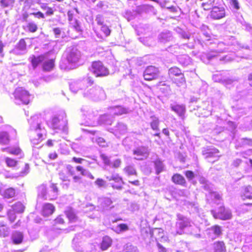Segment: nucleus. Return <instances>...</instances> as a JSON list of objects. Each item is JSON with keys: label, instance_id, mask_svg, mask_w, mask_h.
<instances>
[{"label": "nucleus", "instance_id": "nucleus-1", "mask_svg": "<svg viewBox=\"0 0 252 252\" xmlns=\"http://www.w3.org/2000/svg\"><path fill=\"white\" fill-rule=\"evenodd\" d=\"M175 224L176 234H190L196 238H200L199 228L193 225L192 221L188 217L181 214H177Z\"/></svg>", "mask_w": 252, "mask_h": 252}, {"label": "nucleus", "instance_id": "nucleus-2", "mask_svg": "<svg viewBox=\"0 0 252 252\" xmlns=\"http://www.w3.org/2000/svg\"><path fill=\"white\" fill-rule=\"evenodd\" d=\"M51 126L54 129L59 130L65 134H67V120L65 113L62 111L54 116L51 122Z\"/></svg>", "mask_w": 252, "mask_h": 252}, {"label": "nucleus", "instance_id": "nucleus-3", "mask_svg": "<svg viewBox=\"0 0 252 252\" xmlns=\"http://www.w3.org/2000/svg\"><path fill=\"white\" fill-rule=\"evenodd\" d=\"M42 118L38 115H34L28 120L30 125V131L34 132L38 139L42 138L46 133V129L42 123Z\"/></svg>", "mask_w": 252, "mask_h": 252}, {"label": "nucleus", "instance_id": "nucleus-4", "mask_svg": "<svg viewBox=\"0 0 252 252\" xmlns=\"http://www.w3.org/2000/svg\"><path fill=\"white\" fill-rule=\"evenodd\" d=\"M83 95L84 97L89 98L94 101L104 100L106 97L103 89L98 86H95L87 90H85Z\"/></svg>", "mask_w": 252, "mask_h": 252}, {"label": "nucleus", "instance_id": "nucleus-5", "mask_svg": "<svg viewBox=\"0 0 252 252\" xmlns=\"http://www.w3.org/2000/svg\"><path fill=\"white\" fill-rule=\"evenodd\" d=\"M65 56L68 64H75L81 60L82 54L76 47L72 46L66 49Z\"/></svg>", "mask_w": 252, "mask_h": 252}, {"label": "nucleus", "instance_id": "nucleus-6", "mask_svg": "<svg viewBox=\"0 0 252 252\" xmlns=\"http://www.w3.org/2000/svg\"><path fill=\"white\" fill-rule=\"evenodd\" d=\"M13 95L15 98V102L18 105L28 104L31 100V95L22 88H17L14 92Z\"/></svg>", "mask_w": 252, "mask_h": 252}, {"label": "nucleus", "instance_id": "nucleus-7", "mask_svg": "<svg viewBox=\"0 0 252 252\" xmlns=\"http://www.w3.org/2000/svg\"><path fill=\"white\" fill-rule=\"evenodd\" d=\"M202 154L205 159L211 163L218 160L220 157V151L213 146H207L202 149Z\"/></svg>", "mask_w": 252, "mask_h": 252}, {"label": "nucleus", "instance_id": "nucleus-8", "mask_svg": "<svg viewBox=\"0 0 252 252\" xmlns=\"http://www.w3.org/2000/svg\"><path fill=\"white\" fill-rule=\"evenodd\" d=\"M168 74L170 76H177L179 77V78H176L174 80V82L179 87H180L186 83V80L184 75L182 73L181 70L176 67L173 66L171 67L168 70Z\"/></svg>", "mask_w": 252, "mask_h": 252}, {"label": "nucleus", "instance_id": "nucleus-9", "mask_svg": "<svg viewBox=\"0 0 252 252\" xmlns=\"http://www.w3.org/2000/svg\"><path fill=\"white\" fill-rule=\"evenodd\" d=\"M92 67L93 72L96 77L106 76L109 74L108 69L100 61L93 62Z\"/></svg>", "mask_w": 252, "mask_h": 252}, {"label": "nucleus", "instance_id": "nucleus-10", "mask_svg": "<svg viewBox=\"0 0 252 252\" xmlns=\"http://www.w3.org/2000/svg\"><path fill=\"white\" fill-rule=\"evenodd\" d=\"M159 71L158 68L154 66H149L145 70L143 74L145 80L150 81L158 77Z\"/></svg>", "mask_w": 252, "mask_h": 252}, {"label": "nucleus", "instance_id": "nucleus-11", "mask_svg": "<svg viewBox=\"0 0 252 252\" xmlns=\"http://www.w3.org/2000/svg\"><path fill=\"white\" fill-rule=\"evenodd\" d=\"M27 52V44L24 39H21L10 51L15 55H23Z\"/></svg>", "mask_w": 252, "mask_h": 252}, {"label": "nucleus", "instance_id": "nucleus-12", "mask_svg": "<svg viewBox=\"0 0 252 252\" xmlns=\"http://www.w3.org/2000/svg\"><path fill=\"white\" fill-rule=\"evenodd\" d=\"M210 17L214 20L223 18L225 16V10L223 6H214L210 14Z\"/></svg>", "mask_w": 252, "mask_h": 252}, {"label": "nucleus", "instance_id": "nucleus-13", "mask_svg": "<svg viewBox=\"0 0 252 252\" xmlns=\"http://www.w3.org/2000/svg\"><path fill=\"white\" fill-rule=\"evenodd\" d=\"M213 215L215 218L223 220L230 219L232 217L231 211L228 208H225L224 207H220L218 212L214 213Z\"/></svg>", "mask_w": 252, "mask_h": 252}, {"label": "nucleus", "instance_id": "nucleus-14", "mask_svg": "<svg viewBox=\"0 0 252 252\" xmlns=\"http://www.w3.org/2000/svg\"><path fill=\"white\" fill-rule=\"evenodd\" d=\"M174 38L172 32L168 30L163 31L158 37V41L163 44L172 41Z\"/></svg>", "mask_w": 252, "mask_h": 252}, {"label": "nucleus", "instance_id": "nucleus-15", "mask_svg": "<svg viewBox=\"0 0 252 252\" xmlns=\"http://www.w3.org/2000/svg\"><path fill=\"white\" fill-rule=\"evenodd\" d=\"M170 108L172 111L176 113L182 120L185 118L186 107L185 104H171Z\"/></svg>", "mask_w": 252, "mask_h": 252}, {"label": "nucleus", "instance_id": "nucleus-16", "mask_svg": "<svg viewBox=\"0 0 252 252\" xmlns=\"http://www.w3.org/2000/svg\"><path fill=\"white\" fill-rule=\"evenodd\" d=\"M86 87L85 85V82L82 80H77L71 82L69 84V88L70 91L74 93H77L78 91H81L83 93V91Z\"/></svg>", "mask_w": 252, "mask_h": 252}, {"label": "nucleus", "instance_id": "nucleus-17", "mask_svg": "<svg viewBox=\"0 0 252 252\" xmlns=\"http://www.w3.org/2000/svg\"><path fill=\"white\" fill-rule=\"evenodd\" d=\"M127 126L122 123L119 122L114 127L110 129L109 131L115 134L117 137L125 134L126 132Z\"/></svg>", "mask_w": 252, "mask_h": 252}, {"label": "nucleus", "instance_id": "nucleus-18", "mask_svg": "<svg viewBox=\"0 0 252 252\" xmlns=\"http://www.w3.org/2000/svg\"><path fill=\"white\" fill-rule=\"evenodd\" d=\"M133 154L137 157L135 158L137 160H143L149 155L148 148L145 146H141L133 150Z\"/></svg>", "mask_w": 252, "mask_h": 252}, {"label": "nucleus", "instance_id": "nucleus-19", "mask_svg": "<svg viewBox=\"0 0 252 252\" xmlns=\"http://www.w3.org/2000/svg\"><path fill=\"white\" fill-rule=\"evenodd\" d=\"M99 202L100 207L103 211L109 210L114 208V206L112 205L113 202L109 197H105L99 198Z\"/></svg>", "mask_w": 252, "mask_h": 252}, {"label": "nucleus", "instance_id": "nucleus-20", "mask_svg": "<svg viewBox=\"0 0 252 252\" xmlns=\"http://www.w3.org/2000/svg\"><path fill=\"white\" fill-rule=\"evenodd\" d=\"M11 239L15 245L22 244L24 240L23 233L17 230L13 231L11 234Z\"/></svg>", "mask_w": 252, "mask_h": 252}, {"label": "nucleus", "instance_id": "nucleus-21", "mask_svg": "<svg viewBox=\"0 0 252 252\" xmlns=\"http://www.w3.org/2000/svg\"><path fill=\"white\" fill-rule=\"evenodd\" d=\"M9 133L16 134V131L14 129H11L9 132L7 131L0 132V144L2 145H7L10 142Z\"/></svg>", "mask_w": 252, "mask_h": 252}, {"label": "nucleus", "instance_id": "nucleus-22", "mask_svg": "<svg viewBox=\"0 0 252 252\" xmlns=\"http://www.w3.org/2000/svg\"><path fill=\"white\" fill-rule=\"evenodd\" d=\"M114 121V117L110 113L109 114H105L100 116L98 122L100 125H111Z\"/></svg>", "mask_w": 252, "mask_h": 252}, {"label": "nucleus", "instance_id": "nucleus-23", "mask_svg": "<svg viewBox=\"0 0 252 252\" xmlns=\"http://www.w3.org/2000/svg\"><path fill=\"white\" fill-rule=\"evenodd\" d=\"M171 180L175 184L180 185L184 187H187V184L185 178L180 174H174L172 177Z\"/></svg>", "mask_w": 252, "mask_h": 252}, {"label": "nucleus", "instance_id": "nucleus-24", "mask_svg": "<svg viewBox=\"0 0 252 252\" xmlns=\"http://www.w3.org/2000/svg\"><path fill=\"white\" fill-rule=\"evenodd\" d=\"M198 181L201 185V188L210 194L213 191V185L202 176L199 177Z\"/></svg>", "mask_w": 252, "mask_h": 252}, {"label": "nucleus", "instance_id": "nucleus-25", "mask_svg": "<svg viewBox=\"0 0 252 252\" xmlns=\"http://www.w3.org/2000/svg\"><path fill=\"white\" fill-rule=\"evenodd\" d=\"M128 112V109L121 106H115L110 108V113L114 116L121 115Z\"/></svg>", "mask_w": 252, "mask_h": 252}, {"label": "nucleus", "instance_id": "nucleus-26", "mask_svg": "<svg viewBox=\"0 0 252 252\" xmlns=\"http://www.w3.org/2000/svg\"><path fill=\"white\" fill-rule=\"evenodd\" d=\"M30 59L33 68L35 69L38 64H39L42 62L44 61L45 60V57L44 55H42L37 57L33 55L30 58Z\"/></svg>", "mask_w": 252, "mask_h": 252}, {"label": "nucleus", "instance_id": "nucleus-27", "mask_svg": "<svg viewBox=\"0 0 252 252\" xmlns=\"http://www.w3.org/2000/svg\"><path fill=\"white\" fill-rule=\"evenodd\" d=\"M213 252H226V246L223 241H217L214 243Z\"/></svg>", "mask_w": 252, "mask_h": 252}, {"label": "nucleus", "instance_id": "nucleus-28", "mask_svg": "<svg viewBox=\"0 0 252 252\" xmlns=\"http://www.w3.org/2000/svg\"><path fill=\"white\" fill-rule=\"evenodd\" d=\"M55 211L54 206L50 203L45 204L42 208V214L44 216H49L53 213Z\"/></svg>", "mask_w": 252, "mask_h": 252}, {"label": "nucleus", "instance_id": "nucleus-29", "mask_svg": "<svg viewBox=\"0 0 252 252\" xmlns=\"http://www.w3.org/2000/svg\"><path fill=\"white\" fill-rule=\"evenodd\" d=\"M242 197L243 199H252V187L251 186H248L244 188L243 191V195ZM247 205H252V203L246 204Z\"/></svg>", "mask_w": 252, "mask_h": 252}, {"label": "nucleus", "instance_id": "nucleus-30", "mask_svg": "<svg viewBox=\"0 0 252 252\" xmlns=\"http://www.w3.org/2000/svg\"><path fill=\"white\" fill-rule=\"evenodd\" d=\"M125 173L128 176H137V172L134 165L126 166L123 169Z\"/></svg>", "mask_w": 252, "mask_h": 252}, {"label": "nucleus", "instance_id": "nucleus-31", "mask_svg": "<svg viewBox=\"0 0 252 252\" xmlns=\"http://www.w3.org/2000/svg\"><path fill=\"white\" fill-rule=\"evenodd\" d=\"M6 151L9 154L16 156H19V158H22L24 155L21 149L18 147L8 148L6 149Z\"/></svg>", "mask_w": 252, "mask_h": 252}, {"label": "nucleus", "instance_id": "nucleus-32", "mask_svg": "<svg viewBox=\"0 0 252 252\" xmlns=\"http://www.w3.org/2000/svg\"><path fill=\"white\" fill-rule=\"evenodd\" d=\"M150 126L151 128L155 131H159V121L158 118L155 115H152L150 117Z\"/></svg>", "mask_w": 252, "mask_h": 252}, {"label": "nucleus", "instance_id": "nucleus-33", "mask_svg": "<svg viewBox=\"0 0 252 252\" xmlns=\"http://www.w3.org/2000/svg\"><path fill=\"white\" fill-rule=\"evenodd\" d=\"M42 65L43 69L44 71H50L54 68L55 63L53 59H50L47 61H43Z\"/></svg>", "mask_w": 252, "mask_h": 252}, {"label": "nucleus", "instance_id": "nucleus-34", "mask_svg": "<svg viewBox=\"0 0 252 252\" xmlns=\"http://www.w3.org/2000/svg\"><path fill=\"white\" fill-rule=\"evenodd\" d=\"M154 163L156 174L158 175L163 171L164 165L162 161L159 159H156Z\"/></svg>", "mask_w": 252, "mask_h": 252}, {"label": "nucleus", "instance_id": "nucleus-35", "mask_svg": "<svg viewBox=\"0 0 252 252\" xmlns=\"http://www.w3.org/2000/svg\"><path fill=\"white\" fill-rule=\"evenodd\" d=\"M112 244V240L108 236H105L103 238L101 243V249L103 251L107 250L110 247Z\"/></svg>", "mask_w": 252, "mask_h": 252}, {"label": "nucleus", "instance_id": "nucleus-36", "mask_svg": "<svg viewBox=\"0 0 252 252\" xmlns=\"http://www.w3.org/2000/svg\"><path fill=\"white\" fill-rule=\"evenodd\" d=\"M174 31L182 38H183L184 39H189L190 34L189 32L183 30L182 29H181L178 27L175 28L174 29Z\"/></svg>", "mask_w": 252, "mask_h": 252}, {"label": "nucleus", "instance_id": "nucleus-37", "mask_svg": "<svg viewBox=\"0 0 252 252\" xmlns=\"http://www.w3.org/2000/svg\"><path fill=\"white\" fill-rule=\"evenodd\" d=\"M47 188L44 185H42L38 188V197L46 199Z\"/></svg>", "mask_w": 252, "mask_h": 252}, {"label": "nucleus", "instance_id": "nucleus-38", "mask_svg": "<svg viewBox=\"0 0 252 252\" xmlns=\"http://www.w3.org/2000/svg\"><path fill=\"white\" fill-rule=\"evenodd\" d=\"M12 210L16 213H22L25 210V206L20 202H17L12 206Z\"/></svg>", "mask_w": 252, "mask_h": 252}, {"label": "nucleus", "instance_id": "nucleus-39", "mask_svg": "<svg viewBox=\"0 0 252 252\" xmlns=\"http://www.w3.org/2000/svg\"><path fill=\"white\" fill-rule=\"evenodd\" d=\"M209 233H213L215 237H219L221 235L222 232L221 227L219 225H214L208 229Z\"/></svg>", "mask_w": 252, "mask_h": 252}, {"label": "nucleus", "instance_id": "nucleus-40", "mask_svg": "<svg viewBox=\"0 0 252 252\" xmlns=\"http://www.w3.org/2000/svg\"><path fill=\"white\" fill-rule=\"evenodd\" d=\"M65 214L69 220L71 222H75L77 219L74 211L72 209H69L66 210Z\"/></svg>", "mask_w": 252, "mask_h": 252}, {"label": "nucleus", "instance_id": "nucleus-41", "mask_svg": "<svg viewBox=\"0 0 252 252\" xmlns=\"http://www.w3.org/2000/svg\"><path fill=\"white\" fill-rule=\"evenodd\" d=\"M8 228L3 221H0V236L5 237L9 234Z\"/></svg>", "mask_w": 252, "mask_h": 252}, {"label": "nucleus", "instance_id": "nucleus-42", "mask_svg": "<svg viewBox=\"0 0 252 252\" xmlns=\"http://www.w3.org/2000/svg\"><path fill=\"white\" fill-rule=\"evenodd\" d=\"M224 52V50L222 49L211 51L206 54V58L208 60H211L214 58L217 57L218 56V54L223 53Z\"/></svg>", "mask_w": 252, "mask_h": 252}, {"label": "nucleus", "instance_id": "nucleus-43", "mask_svg": "<svg viewBox=\"0 0 252 252\" xmlns=\"http://www.w3.org/2000/svg\"><path fill=\"white\" fill-rule=\"evenodd\" d=\"M39 4L40 5L41 8L42 10L46 11V14L47 15L51 16L54 14V10L52 8L48 7L47 3L40 2Z\"/></svg>", "mask_w": 252, "mask_h": 252}, {"label": "nucleus", "instance_id": "nucleus-44", "mask_svg": "<svg viewBox=\"0 0 252 252\" xmlns=\"http://www.w3.org/2000/svg\"><path fill=\"white\" fill-rule=\"evenodd\" d=\"M106 179L109 181L113 180L116 183L124 184L122 178L118 174H113L110 176H107Z\"/></svg>", "mask_w": 252, "mask_h": 252}, {"label": "nucleus", "instance_id": "nucleus-45", "mask_svg": "<svg viewBox=\"0 0 252 252\" xmlns=\"http://www.w3.org/2000/svg\"><path fill=\"white\" fill-rule=\"evenodd\" d=\"M27 30L31 32H35L38 29L37 24L33 22H28L26 26Z\"/></svg>", "mask_w": 252, "mask_h": 252}, {"label": "nucleus", "instance_id": "nucleus-46", "mask_svg": "<svg viewBox=\"0 0 252 252\" xmlns=\"http://www.w3.org/2000/svg\"><path fill=\"white\" fill-rule=\"evenodd\" d=\"M204 1L201 4L202 7L205 10L210 9L215 2V0H203Z\"/></svg>", "mask_w": 252, "mask_h": 252}, {"label": "nucleus", "instance_id": "nucleus-47", "mask_svg": "<svg viewBox=\"0 0 252 252\" xmlns=\"http://www.w3.org/2000/svg\"><path fill=\"white\" fill-rule=\"evenodd\" d=\"M15 195V190L12 188H9L5 190L3 196L5 198H10Z\"/></svg>", "mask_w": 252, "mask_h": 252}, {"label": "nucleus", "instance_id": "nucleus-48", "mask_svg": "<svg viewBox=\"0 0 252 252\" xmlns=\"http://www.w3.org/2000/svg\"><path fill=\"white\" fill-rule=\"evenodd\" d=\"M124 252H138L137 247L130 244H126L124 248Z\"/></svg>", "mask_w": 252, "mask_h": 252}, {"label": "nucleus", "instance_id": "nucleus-49", "mask_svg": "<svg viewBox=\"0 0 252 252\" xmlns=\"http://www.w3.org/2000/svg\"><path fill=\"white\" fill-rule=\"evenodd\" d=\"M1 6L3 7L12 8L14 3V0H0Z\"/></svg>", "mask_w": 252, "mask_h": 252}, {"label": "nucleus", "instance_id": "nucleus-50", "mask_svg": "<svg viewBox=\"0 0 252 252\" xmlns=\"http://www.w3.org/2000/svg\"><path fill=\"white\" fill-rule=\"evenodd\" d=\"M200 30L202 32L203 35H205L206 37H211L209 29L207 26L202 24L200 27Z\"/></svg>", "mask_w": 252, "mask_h": 252}, {"label": "nucleus", "instance_id": "nucleus-51", "mask_svg": "<svg viewBox=\"0 0 252 252\" xmlns=\"http://www.w3.org/2000/svg\"><path fill=\"white\" fill-rule=\"evenodd\" d=\"M40 0H26L24 2L25 8H30L31 6L34 4L40 3Z\"/></svg>", "mask_w": 252, "mask_h": 252}, {"label": "nucleus", "instance_id": "nucleus-52", "mask_svg": "<svg viewBox=\"0 0 252 252\" xmlns=\"http://www.w3.org/2000/svg\"><path fill=\"white\" fill-rule=\"evenodd\" d=\"M179 61L183 65H187L190 63V58L187 56H183L179 59Z\"/></svg>", "mask_w": 252, "mask_h": 252}, {"label": "nucleus", "instance_id": "nucleus-53", "mask_svg": "<svg viewBox=\"0 0 252 252\" xmlns=\"http://www.w3.org/2000/svg\"><path fill=\"white\" fill-rule=\"evenodd\" d=\"M59 178L63 181H69L68 176L66 170H62L59 173Z\"/></svg>", "mask_w": 252, "mask_h": 252}, {"label": "nucleus", "instance_id": "nucleus-54", "mask_svg": "<svg viewBox=\"0 0 252 252\" xmlns=\"http://www.w3.org/2000/svg\"><path fill=\"white\" fill-rule=\"evenodd\" d=\"M5 162L7 165L10 167H15L17 163V161L16 160L8 157L5 158Z\"/></svg>", "mask_w": 252, "mask_h": 252}, {"label": "nucleus", "instance_id": "nucleus-55", "mask_svg": "<svg viewBox=\"0 0 252 252\" xmlns=\"http://www.w3.org/2000/svg\"><path fill=\"white\" fill-rule=\"evenodd\" d=\"M101 159L103 160L104 164L105 165H107L109 166H111L112 164V162L110 160L109 158L106 156L105 154H101L100 156Z\"/></svg>", "mask_w": 252, "mask_h": 252}, {"label": "nucleus", "instance_id": "nucleus-56", "mask_svg": "<svg viewBox=\"0 0 252 252\" xmlns=\"http://www.w3.org/2000/svg\"><path fill=\"white\" fill-rule=\"evenodd\" d=\"M16 213L12 210H9L7 211L8 218L11 222H14L16 219Z\"/></svg>", "mask_w": 252, "mask_h": 252}, {"label": "nucleus", "instance_id": "nucleus-57", "mask_svg": "<svg viewBox=\"0 0 252 252\" xmlns=\"http://www.w3.org/2000/svg\"><path fill=\"white\" fill-rule=\"evenodd\" d=\"M179 48L180 47L178 44H175L174 45L169 46L167 48V51L171 53L172 54H174L178 52V50L179 49Z\"/></svg>", "mask_w": 252, "mask_h": 252}, {"label": "nucleus", "instance_id": "nucleus-58", "mask_svg": "<svg viewBox=\"0 0 252 252\" xmlns=\"http://www.w3.org/2000/svg\"><path fill=\"white\" fill-rule=\"evenodd\" d=\"M128 226L126 224L121 223L118 225L116 228L115 231L119 233L120 232L124 231L128 229Z\"/></svg>", "mask_w": 252, "mask_h": 252}, {"label": "nucleus", "instance_id": "nucleus-59", "mask_svg": "<svg viewBox=\"0 0 252 252\" xmlns=\"http://www.w3.org/2000/svg\"><path fill=\"white\" fill-rule=\"evenodd\" d=\"M241 144L244 145H248L250 146H252V139L247 138H243L240 139Z\"/></svg>", "mask_w": 252, "mask_h": 252}, {"label": "nucleus", "instance_id": "nucleus-60", "mask_svg": "<svg viewBox=\"0 0 252 252\" xmlns=\"http://www.w3.org/2000/svg\"><path fill=\"white\" fill-rule=\"evenodd\" d=\"M101 31L104 33L106 36L109 35L111 32V30L109 27L105 25L101 26Z\"/></svg>", "mask_w": 252, "mask_h": 252}, {"label": "nucleus", "instance_id": "nucleus-61", "mask_svg": "<svg viewBox=\"0 0 252 252\" xmlns=\"http://www.w3.org/2000/svg\"><path fill=\"white\" fill-rule=\"evenodd\" d=\"M30 15H33L35 18L39 19L45 18L44 14L40 11L30 13Z\"/></svg>", "mask_w": 252, "mask_h": 252}, {"label": "nucleus", "instance_id": "nucleus-62", "mask_svg": "<svg viewBox=\"0 0 252 252\" xmlns=\"http://www.w3.org/2000/svg\"><path fill=\"white\" fill-rule=\"evenodd\" d=\"M97 144L101 147H104L107 145V143L102 137H98L96 139Z\"/></svg>", "mask_w": 252, "mask_h": 252}, {"label": "nucleus", "instance_id": "nucleus-63", "mask_svg": "<svg viewBox=\"0 0 252 252\" xmlns=\"http://www.w3.org/2000/svg\"><path fill=\"white\" fill-rule=\"evenodd\" d=\"M185 174L189 181L192 180L195 177L194 173L190 170L186 171Z\"/></svg>", "mask_w": 252, "mask_h": 252}, {"label": "nucleus", "instance_id": "nucleus-64", "mask_svg": "<svg viewBox=\"0 0 252 252\" xmlns=\"http://www.w3.org/2000/svg\"><path fill=\"white\" fill-rule=\"evenodd\" d=\"M210 195L212 198L216 201L220 200L221 199L220 195L217 192L212 191Z\"/></svg>", "mask_w": 252, "mask_h": 252}]
</instances>
